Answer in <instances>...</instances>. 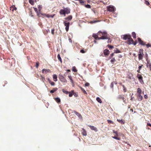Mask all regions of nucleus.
<instances>
[{
  "instance_id": "nucleus-31",
  "label": "nucleus",
  "mask_w": 151,
  "mask_h": 151,
  "mask_svg": "<svg viewBox=\"0 0 151 151\" xmlns=\"http://www.w3.org/2000/svg\"><path fill=\"white\" fill-rule=\"evenodd\" d=\"M117 121L119 122V123H121L122 124H124V122L123 121L122 119H117Z\"/></svg>"
},
{
  "instance_id": "nucleus-57",
  "label": "nucleus",
  "mask_w": 151,
  "mask_h": 151,
  "mask_svg": "<svg viewBox=\"0 0 151 151\" xmlns=\"http://www.w3.org/2000/svg\"><path fill=\"white\" fill-rule=\"evenodd\" d=\"M145 3L147 5H149V4H150V3L149 2L147 1H145Z\"/></svg>"
},
{
  "instance_id": "nucleus-21",
  "label": "nucleus",
  "mask_w": 151,
  "mask_h": 151,
  "mask_svg": "<svg viewBox=\"0 0 151 151\" xmlns=\"http://www.w3.org/2000/svg\"><path fill=\"white\" fill-rule=\"evenodd\" d=\"M53 78L54 81H57V77L56 75L54 74L53 76Z\"/></svg>"
},
{
  "instance_id": "nucleus-46",
  "label": "nucleus",
  "mask_w": 151,
  "mask_h": 151,
  "mask_svg": "<svg viewBox=\"0 0 151 151\" xmlns=\"http://www.w3.org/2000/svg\"><path fill=\"white\" fill-rule=\"evenodd\" d=\"M33 8L34 9L35 11L37 13H37H38L39 12L37 11V8L34 7H33Z\"/></svg>"
},
{
  "instance_id": "nucleus-40",
  "label": "nucleus",
  "mask_w": 151,
  "mask_h": 151,
  "mask_svg": "<svg viewBox=\"0 0 151 151\" xmlns=\"http://www.w3.org/2000/svg\"><path fill=\"white\" fill-rule=\"evenodd\" d=\"M112 137L115 139H117L118 140H120V139L118 137L115 136Z\"/></svg>"
},
{
  "instance_id": "nucleus-2",
  "label": "nucleus",
  "mask_w": 151,
  "mask_h": 151,
  "mask_svg": "<svg viewBox=\"0 0 151 151\" xmlns=\"http://www.w3.org/2000/svg\"><path fill=\"white\" fill-rule=\"evenodd\" d=\"M70 10L68 8H65L64 9H61L60 10L59 12L60 14H63L64 16H65V14H68L70 13Z\"/></svg>"
},
{
  "instance_id": "nucleus-5",
  "label": "nucleus",
  "mask_w": 151,
  "mask_h": 151,
  "mask_svg": "<svg viewBox=\"0 0 151 151\" xmlns=\"http://www.w3.org/2000/svg\"><path fill=\"white\" fill-rule=\"evenodd\" d=\"M63 23L65 27V30L66 32H68V31L69 25L70 22L68 21H64L63 22Z\"/></svg>"
},
{
  "instance_id": "nucleus-45",
  "label": "nucleus",
  "mask_w": 151,
  "mask_h": 151,
  "mask_svg": "<svg viewBox=\"0 0 151 151\" xmlns=\"http://www.w3.org/2000/svg\"><path fill=\"white\" fill-rule=\"evenodd\" d=\"M39 62H37L36 63V67L37 68L39 67Z\"/></svg>"
},
{
  "instance_id": "nucleus-49",
  "label": "nucleus",
  "mask_w": 151,
  "mask_h": 151,
  "mask_svg": "<svg viewBox=\"0 0 151 151\" xmlns=\"http://www.w3.org/2000/svg\"><path fill=\"white\" fill-rule=\"evenodd\" d=\"M146 45L147 48H148L149 47H151V44L148 43V44H146Z\"/></svg>"
},
{
  "instance_id": "nucleus-53",
  "label": "nucleus",
  "mask_w": 151,
  "mask_h": 151,
  "mask_svg": "<svg viewBox=\"0 0 151 151\" xmlns=\"http://www.w3.org/2000/svg\"><path fill=\"white\" fill-rule=\"evenodd\" d=\"M54 29H52L51 30V33L53 35H54Z\"/></svg>"
},
{
  "instance_id": "nucleus-8",
  "label": "nucleus",
  "mask_w": 151,
  "mask_h": 151,
  "mask_svg": "<svg viewBox=\"0 0 151 151\" xmlns=\"http://www.w3.org/2000/svg\"><path fill=\"white\" fill-rule=\"evenodd\" d=\"M59 78L60 81L64 83H66L67 82V80L62 75H59Z\"/></svg>"
},
{
  "instance_id": "nucleus-22",
  "label": "nucleus",
  "mask_w": 151,
  "mask_h": 151,
  "mask_svg": "<svg viewBox=\"0 0 151 151\" xmlns=\"http://www.w3.org/2000/svg\"><path fill=\"white\" fill-rule=\"evenodd\" d=\"M82 134L83 135L86 136L87 135V133H86V131L84 129H82Z\"/></svg>"
},
{
  "instance_id": "nucleus-63",
  "label": "nucleus",
  "mask_w": 151,
  "mask_h": 151,
  "mask_svg": "<svg viewBox=\"0 0 151 151\" xmlns=\"http://www.w3.org/2000/svg\"><path fill=\"white\" fill-rule=\"evenodd\" d=\"M97 22V21H91V23H95V22Z\"/></svg>"
},
{
  "instance_id": "nucleus-7",
  "label": "nucleus",
  "mask_w": 151,
  "mask_h": 151,
  "mask_svg": "<svg viewBox=\"0 0 151 151\" xmlns=\"http://www.w3.org/2000/svg\"><path fill=\"white\" fill-rule=\"evenodd\" d=\"M107 10L111 12H114L115 11L114 7L112 6H109L107 7Z\"/></svg>"
},
{
  "instance_id": "nucleus-55",
  "label": "nucleus",
  "mask_w": 151,
  "mask_h": 151,
  "mask_svg": "<svg viewBox=\"0 0 151 151\" xmlns=\"http://www.w3.org/2000/svg\"><path fill=\"white\" fill-rule=\"evenodd\" d=\"M30 16L32 17H33L34 16V15L33 13H32V10H30Z\"/></svg>"
},
{
  "instance_id": "nucleus-37",
  "label": "nucleus",
  "mask_w": 151,
  "mask_h": 151,
  "mask_svg": "<svg viewBox=\"0 0 151 151\" xmlns=\"http://www.w3.org/2000/svg\"><path fill=\"white\" fill-rule=\"evenodd\" d=\"M120 85H122V86L123 87V90L124 91V92H126V90H127L126 88L124 86V85H122V83L120 84Z\"/></svg>"
},
{
  "instance_id": "nucleus-50",
  "label": "nucleus",
  "mask_w": 151,
  "mask_h": 151,
  "mask_svg": "<svg viewBox=\"0 0 151 151\" xmlns=\"http://www.w3.org/2000/svg\"><path fill=\"white\" fill-rule=\"evenodd\" d=\"M90 85V84L88 83V82H87L85 84V86H86H86H89Z\"/></svg>"
},
{
  "instance_id": "nucleus-3",
  "label": "nucleus",
  "mask_w": 151,
  "mask_h": 151,
  "mask_svg": "<svg viewBox=\"0 0 151 151\" xmlns=\"http://www.w3.org/2000/svg\"><path fill=\"white\" fill-rule=\"evenodd\" d=\"M37 15L39 17H46L48 18H50V17L53 18V16H52L50 15H49V14H42L40 12H39V13H37Z\"/></svg>"
},
{
  "instance_id": "nucleus-20",
  "label": "nucleus",
  "mask_w": 151,
  "mask_h": 151,
  "mask_svg": "<svg viewBox=\"0 0 151 151\" xmlns=\"http://www.w3.org/2000/svg\"><path fill=\"white\" fill-rule=\"evenodd\" d=\"M144 54H139L138 58L139 60H142L143 58Z\"/></svg>"
},
{
  "instance_id": "nucleus-54",
  "label": "nucleus",
  "mask_w": 151,
  "mask_h": 151,
  "mask_svg": "<svg viewBox=\"0 0 151 151\" xmlns=\"http://www.w3.org/2000/svg\"><path fill=\"white\" fill-rule=\"evenodd\" d=\"M114 87V83L113 82H112L111 83V85H110V87L111 88H113Z\"/></svg>"
},
{
  "instance_id": "nucleus-9",
  "label": "nucleus",
  "mask_w": 151,
  "mask_h": 151,
  "mask_svg": "<svg viewBox=\"0 0 151 151\" xmlns=\"http://www.w3.org/2000/svg\"><path fill=\"white\" fill-rule=\"evenodd\" d=\"M62 91L63 92V93H65V94H68V93L69 94H74L73 91H72L71 92H69L68 91H67L66 90L63 89L62 90Z\"/></svg>"
},
{
  "instance_id": "nucleus-13",
  "label": "nucleus",
  "mask_w": 151,
  "mask_h": 151,
  "mask_svg": "<svg viewBox=\"0 0 151 151\" xmlns=\"http://www.w3.org/2000/svg\"><path fill=\"white\" fill-rule=\"evenodd\" d=\"M99 35L98 33L97 34H93V37L96 40H99L100 39H99L100 37H99L98 36Z\"/></svg>"
},
{
  "instance_id": "nucleus-60",
  "label": "nucleus",
  "mask_w": 151,
  "mask_h": 151,
  "mask_svg": "<svg viewBox=\"0 0 151 151\" xmlns=\"http://www.w3.org/2000/svg\"><path fill=\"white\" fill-rule=\"evenodd\" d=\"M119 98L120 99H122V100H123V101H124V102H125V100H124V97H122H122H119Z\"/></svg>"
},
{
  "instance_id": "nucleus-41",
  "label": "nucleus",
  "mask_w": 151,
  "mask_h": 151,
  "mask_svg": "<svg viewBox=\"0 0 151 151\" xmlns=\"http://www.w3.org/2000/svg\"><path fill=\"white\" fill-rule=\"evenodd\" d=\"M113 132L114 133L116 134V136H119V133L117 132V131H115L114 130H113Z\"/></svg>"
},
{
  "instance_id": "nucleus-15",
  "label": "nucleus",
  "mask_w": 151,
  "mask_h": 151,
  "mask_svg": "<svg viewBox=\"0 0 151 151\" xmlns=\"http://www.w3.org/2000/svg\"><path fill=\"white\" fill-rule=\"evenodd\" d=\"M73 113L77 116L79 118L82 119V117L81 114H80L79 113L75 111H73Z\"/></svg>"
},
{
  "instance_id": "nucleus-23",
  "label": "nucleus",
  "mask_w": 151,
  "mask_h": 151,
  "mask_svg": "<svg viewBox=\"0 0 151 151\" xmlns=\"http://www.w3.org/2000/svg\"><path fill=\"white\" fill-rule=\"evenodd\" d=\"M121 52V51L119 50L118 48H116L115 50H114V53H118Z\"/></svg>"
},
{
  "instance_id": "nucleus-14",
  "label": "nucleus",
  "mask_w": 151,
  "mask_h": 151,
  "mask_svg": "<svg viewBox=\"0 0 151 151\" xmlns=\"http://www.w3.org/2000/svg\"><path fill=\"white\" fill-rule=\"evenodd\" d=\"M127 78L129 80H131L133 78V75L132 73H129L127 75Z\"/></svg>"
},
{
  "instance_id": "nucleus-33",
  "label": "nucleus",
  "mask_w": 151,
  "mask_h": 151,
  "mask_svg": "<svg viewBox=\"0 0 151 151\" xmlns=\"http://www.w3.org/2000/svg\"><path fill=\"white\" fill-rule=\"evenodd\" d=\"M29 2L32 5L34 4V1L33 0H29Z\"/></svg>"
},
{
  "instance_id": "nucleus-51",
  "label": "nucleus",
  "mask_w": 151,
  "mask_h": 151,
  "mask_svg": "<svg viewBox=\"0 0 151 151\" xmlns=\"http://www.w3.org/2000/svg\"><path fill=\"white\" fill-rule=\"evenodd\" d=\"M41 8H42V7H41V5H39L38 6V9L39 10V12H40L41 9Z\"/></svg>"
},
{
  "instance_id": "nucleus-38",
  "label": "nucleus",
  "mask_w": 151,
  "mask_h": 151,
  "mask_svg": "<svg viewBox=\"0 0 151 151\" xmlns=\"http://www.w3.org/2000/svg\"><path fill=\"white\" fill-rule=\"evenodd\" d=\"M115 61L116 60L114 58H113L110 60V62L113 64H114Z\"/></svg>"
},
{
  "instance_id": "nucleus-56",
  "label": "nucleus",
  "mask_w": 151,
  "mask_h": 151,
  "mask_svg": "<svg viewBox=\"0 0 151 151\" xmlns=\"http://www.w3.org/2000/svg\"><path fill=\"white\" fill-rule=\"evenodd\" d=\"M114 53H113L110 55L109 56V58H111V57H112L114 55Z\"/></svg>"
},
{
  "instance_id": "nucleus-61",
  "label": "nucleus",
  "mask_w": 151,
  "mask_h": 151,
  "mask_svg": "<svg viewBox=\"0 0 151 151\" xmlns=\"http://www.w3.org/2000/svg\"><path fill=\"white\" fill-rule=\"evenodd\" d=\"M68 77L70 80L72 79V77L71 75H69Z\"/></svg>"
},
{
  "instance_id": "nucleus-16",
  "label": "nucleus",
  "mask_w": 151,
  "mask_h": 151,
  "mask_svg": "<svg viewBox=\"0 0 151 151\" xmlns=\"http://www.w3.org/2000/svg\"><path fill=\"white\" fill-rule=\"evenodd\" d=\"M104 53L105 56H108L109 54V51L107 49H105L104 51Z\"/></svg>"
},
{
  "instance_id": "nucleus-59",
  "label": "nucleus",
  "mask_w": 151,
  "mask_h": 151,
  "mask_svg": "<svg viewBox=\"0 0 151 151\" xmlns=\"http://www.w3.org/2000/svg\"><path fill=\"white\" fill-rule=\"evenodd\" d=\"M143 66V65H142L141 66H139L138 67V69H139V70H141V68Z\"/></svg>"
},
{
  "instance_id": "nucleus-48",
  "label": "nucleus",
  "mask_w": 151,
  "mask_h": 151,
  "mask_svg": "<svg viewBox=\"0 0 151 151\" xmlns=\"http://www.w3.org/2000/svg\"><path fill=\"white\" fill-rule=\"evenodd\" d=\"M108 47L109 48H110V49H112V48H114V47L113 46H112L111 45H108Z\"/></svg>"
},
{
  "instance_id": "nucleus-39",
  "label": "nucleus",
  "mask_w": 151,
  "mask_h": 151,
  "mask_svg": "<svg viewBox=\"0 0 151 151\" xmlns=\"http://www.w3.org/2000/svg\"><path fill=\"white\" fill-rule=\"evenodd\" d=\"M146 60L147 61V67H148V65H149V64L151 63L150 61L148 60L147 59H146Z\"/></svg>"
},
{
  "instance_id": "nucleus-28",
  "label": "nucleus",
  "mask_w": 151,
  "mask_h": 151,
  "mask_svg": "<svg viewBox=\"0 0 151 151\" xmlns=\"http://www.w3.org/2000/svg\"><path fill=\"white\" fill-rule=\"evenodd\" d=\"M55 101L58 103L60 102V100L59 98H54Z\"/></svg>"
},
{
  "instance_id": "nucleus-35",
  "label": "nucleus",
  "mask_w": 151,
  "mask_h": 151,
  "mask_svg": "<svg viewBox=\"0 0 151 151\" xmlns=\"http://www.w3.org/2000/svg\"><path fill=\"white\" fill-rule=\"evenodd\" d=\"M83 0H81L79 1V2L80 4L82 5H84V4L85 3V1H82Z\"/></svg>"
},
{
  "instance_id": "nucleus-62",
  "label": "nucleus",
  "mask_w": 151,
  "mask_h": 151,
  "mask_svg": "<svg viewBox=\"0 0 151 151\" xmlns=\"http://www.w3.org/2000/svg\"><path fill=\"white\" fill-rule=\"evenodd\" d=\"M147 125L151 127V124H150V123H147Z\"/></svg>"
},
{
  "instance_id": "nucleus-44",
  "label": "nucleus",
  "mask_w": 151,
  "mask_h": 151,
  "mask_svg": "<svg viewBox=\"0 0 151 151\" xmlns=\"http://www.w3.org/2000/svg\"><path fill=\"white\" fill-rule=\"evenodd\" d=\"M107 121L108 122V123H109V124H113L114 123V122L110 120H108Z\"/></svg>"
},
{
  "instance_id": "nucleus-32",
  "label": "nucleus",
  "mask_w": 151,
  "mask_h": 151,
  "mask_svg": "<svg viewBox=\"0 0 151 151\" xmlns=\"http://www.w3.org/2000/svg\"><path fill=\"white\" fill-rule=\"evenodd\" d=\"M80 88L81 90L83 92V93L84 94H87V93L86 92V91H85V90L82 87H80Z\"/></svg>"
},
{
  "instance_id": "nucleus-36",
  "label": "nucleus",
  "mask_w": 151,
  "mask_h": 151,
  "mask_svg": "<svg viewBox=\"0 0 151 151\" xmlns=\"http://www.w3.org/2000/svg\"><path fill=\"white\" fill-rule=\"evenodd\" d=\"M72 70L74 72H76L77 71V70L76 69V67L75 66L73 67Z\"/></svg>"
},
{
  "instance_id": "nucleus-43",
  "label": "nucleus",
  "mask_w": 151,
  "mask_h": 151,
  "mask_svg": "<svg viewBox=\"0 0 151 151\" xmlns=\"http://www.w3.org/2000/svg\"><path fill=\"white\" fill-rule=\"evenodd\" d=\"M85 6L87 8H91V6L89 4L86 5H85Z\"/></svg>"
},
{
  "instance_id": "nucleus-47",
  "label": "nucleus",
  "mask_w": 151,
  "mask_h": 151,
  "mask_svg": "<svg viewBox=\"0 0 151 151\" xmlns=\"http://www.w3.org/2000/svg\"><path fill=\"white\" fill-rule=\"evenodd\" d=\"M107 39L108 40L107 41V42L108 43H111V39L109 37V38Z\"/></svg>"
},
{
  "instance_id": "nucleus-19",
  "label": "nucleus",
  "mask_w": 151,
  "mask_h": 151,
  "mask_svg": "<svg viewBox=\"0 0 151 151\" xmlns=\"http://www.w3.org/2000/svg\"><path fill=\"white\" fill-rule=\"evenodd\" d=\"M137 99L139 101H141L142 98V96L141 95H137Z\"/></svg>"
},
{
  "instance_id": "nucleus-52",
  "label": "nucleus",
  "mask_w": 151,
  "mask_h": 151,
  "mask_svg": "<svg viewBox=\"0 0 151 151\" xmlns=\"http://www.w3.org/2000/svg\"><path fill=\"white\" fill-rule=\"evenodd\" d=\"M80 52L82 53H84L86 52V51L83 50H80Z\"/></svg>"
},
{
  "instance_id": "nucleus-26",
  "label": "nucleus",
  "mask_w": 151,
  "mask_h": 151,
  "mask_svg": "<svg viewBox=\"0 0 151 151\" xmlns=\"http://www.w3.org/2000/svg\"><path fill=\"white\" fill-rule=\"evenodd\" d=\"M57 57L58 59V60L60 61V63H61L62 62V60L60 56V55L59 54H58L57 56Z\"/></svg>"
},
{
  "instance_id": "nucleus-4",
  "label": "nucleus",
  "mask_w": 151,
  "mask_h": 151,
  "mask_svg": "<svg viewBox=\"0 0 151 151\" xmlns=\"http://www.w3.org/2000/svg\"><path fill=\"white\" fill-rule=\"evenodd\" d=\"M137 43V41H135L134 42L133 40L131 38V37L129 39H128V44L129 45L133 44L134 45H135Z\"/></svg>"
},
{
  "instance_id": "nucleus-6",
  "label": "nucleus",
  "mask_w": 151,
  "mask_h": 151,
  "mask_svg": "<svg viewBox=\"0 0 151 151\" xmlns=\"http://www.w3.org/2000/svg\"><path fill=\"white\" fill-rule=\"evenodd\" d=\"M137 77L138 78V80L142 84L144 83L143 80V77L141 75L138 74L137 76Z\"/></svg>"
},
{
  "instance_id": "nucleus-24",
  "label": "nucleus",
  "mask_w": 151,
  "mask_h": 151,
  "mask_svg": "<svg viewBox=\"0 0 151 151\" xmlns=\"http://www.w3.org/2000/svg\"><path fill=\"white\" fill-rule=\"evenodd\" d=\"M11 9H12V11H14V10H16L17 9V8L15 7L14 5H13L10 7Z\"/></svg>"
},
{
  "instance_id": "nucleus-64",
  "label": "nucleus",
  "mask_w": 151,
  "mask_h": 151,
  "mask_svg": "<svg viewBox=\"0 0 151 151\" xmlns=\"http://www.w3.org/2000/svg\"><path fill=\"white\" fill-rule=\"evenodd\" d=\"M144 98L145 99H147L148 98V96H147V95H144Z\"/></svg>"
},
{
  "instance_id": "nucleus-58",
  "label": "nucleus",
  "mask_w": 151,
  "mask_h": 151,
  "mask_svg": "<svg viewBox=\"0 0 151 151\" xmlns=\"http://www.w3.org/2000/svg\"><path fill=\"white\" fill-rule=\"evenodd\" d=\"M148 67L149 68L150 70L151 71V63H150L149 64V65H148Z\"/></svg>"
},
{
  "instance_id": "nucleus-25",
  "label": "nucleus",
  "mask_w": 151,
  "mask_h": 151,
  "mask_svg": "<svg viewBox=\"0 0 151 151\" xmlns=\"http://www.w3.org/2000/svg\"><path fill=\"white\" fill-rule=\"evenodd\" d=\"M58 89L57 88H54L53 89L50 91V93H53L57 91Z\"/></svg>"
},
{
  "instance_id": "nucleus-10",
  "label": "nucleus",
  "mask_w": 151,
  "mask_h": 151,
  "mask_svg": "<svg viewBox=\"0 0 151 151\" xmlns=\"http://www.w3.org/2000/svg\"><path fill=\"white\" fill-rule=\"evenodd\" d=\"M131 37V36L130 35H122V38L124 40H126L127 39L128 40Z\"/></svg>"
},
{
  "instance_id": "nucleus-42",
  "label": "nucleus",
  "mask_w": 151,
  "mask_h": 151,
  "mask_svg": "<svg viewBox=\"0 0 151 151\" xmlns=\"http://www.w3.org/2000/svg\"><path fill=\"white\" fill-rule=\"evenodd\" d=\"M143 50L142 49H140L139 51V54H143Z\"/></svg>"
},
{
  "instance_id": "nucleus-34",
  "label": "nucleus",
  "mask_w": 151,
  "mask_h": 151,
  "mask_svg": "<svg viewBox=\"0 0 151 151\" xmlns=\"http://www.w3.org/2000/svg\"><path fill=\"white\" fill-rule=\"evenodd\" d=\"M49 82L50 83L52 86H54L55 84L54 82L51 81L50 80H49Z\"/></svg>"
},
{
  "instance_id": "nucleus-17",
  "label": "nucleus",
  "mask_w": 151,
  "mask_h": 151,
  "mask_svg": "<svg viewBox=\"0 0 151 151\" xmlns=\"http://www.w3.org/2000/svg\"><path fill=\"white\" fill-rule=\"evenodd\" d=\"M88 126L90 127V129L92 130H94L96 132L98 130L95 127L91 125H88Z\"/></svg>"
},
{
  "instance_id": "nucleus-11",
  "label": "nucleus",
  "mask_w": 151,
  "mask_h": 151,
  "mask_svg": "<svg viewBox=\"0 0 151 151\" xmlns=\"http://www.w3.org/2000/svg\"><path fill=\"white\" fill-rule=\"evenodd\" d=\"M137 39L140 45L144 46L145 45V43L142 41L140 38L139 37L137 38Z\"/></svg>"
},
{
  "instance_id": "nucleus-30",
  "label": "nucleus",
  "mask_w": 151,
  "mask_h": 151,
  "mask_svg": "<svg viewBox=\"0 0 151 151\" xmlns=\"http://www.w3.org/2000/svg\"><path fill=\"white\" fill-rule=\"evenodd\" d=\"M132 36L133 38L135 39L136 38V35L135 33L134 32H133L132 33Z\"/></svg>"
},
{
  "instance_id": "nucleus-1",
  "label": "nucleus",
  "mask_w": 151,
  "mask_h": 151,
  "mask_svg": "<svg viewBox=\"0 0 151 151\" xmlns=\"http://www.w3.org/2000/svg\"><path fill=\"white\" fill-rule=\"evenodd\" d=\"M98 34L99 35L101 36L99 38L100 40L107 39L109 38V35L108 34L107 32L105 31L104 32L99 31L98 32Z\"/></svg>"
},
{
  "instance_id": "nucleus-12",
  "label": "nucleus",
  "mask_w": 151,
  "mask_h": 151,
  "mask_svg": "<svg viewBox=\"0 0 151 151\" xmlns=\"http://www.w3.org/2000/svg\"><path fill=\"white\" fill-rule=\"evenodd\" d=\"M50 70L49 69H43L42 70V73L45 74L47 73L50 72Z\"/></svg>"
},
{
  "instance_id": "nucleus-29",
  "label": "nucleus",
  "mask_w": 151,
  "mask_h": 151,
  "mask_svg": "<svg viewBox=\"0 0 151 151\" xmlns=\"http://www.w3.org/2000/svg\"><path fill=\"white\" fill-rule=\"evenodd\" d=\"M142 90L140 88H138L137 90V92L139 94H141L142 93Z\"/></svg>"
},
{
  "instance_id": "nucleus-18",
  "label": "nucleus",
  "mask_w": 151,
  "mask_h": 151,
  "mask_svg": "<svg viewBox=\"0 0 151 151\" xmlns=\"http://www.w3.org/2000/svg\"><path fill=\"white\" fill-rule=\"evenodd\" d=\"M72 19V15H70L68 17L65 18V19L66 21H70Z\"/></svg>"
},
{
  "instance_id": "nucleus-27",
  "label": "nucleus",
  "mask_w": 151,
  "mask_h": 151,
  "mask_svg": "<svg viewBox=\"0 0 151 151\" xmlns=\"http://www.w3.org/2000/svg\"><path fill=\"white\" fill-rule=\"evenodd\" d=\"M96 100L97 101L100 103H101L102 102V101L101 100V99L99 97H97L96 98Z\"/></svg>"
}]
</instances>
